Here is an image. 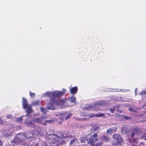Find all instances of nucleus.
<instances>
[{
    "mask_svg": "<svg viewBox=\"0 0 146 146\" xmlns=\"http://www.w3.org/2000/svg\"><path fill=\"white\" fill-rule=\"evenodd\" d=\"M65 91H56L53 92H47L44 94V96L52 97L50 99V103L47 104V107L48 109L54 110L56 108V106H60L62 108H64L65 107L64 104L66 102L65 99L59 100H57L55 97L60 98L65 93Z\"/></svg>",
    "mask_w": 146,
    "mask_h": 146,
    "instance_id": "1",
    "label": "nucleus"
},
{
    "mask_svg": "<svg viewBox=\"0 0 146 146\" xmlns=\"http://www.w3.org/2000/svg\"><path fill=\"white\" fill-rule=\"evenodd\" d=\"M60 136H58L54 134H49L47 136L48 138L52 141L50 142L49 145H46L45 143L42 144V146H59V144L61 143V138L64 137V135L60 133Z\"/></svg>",
    "mask_w": 146,
    "mask_h": 146,
    "instance_id": "2",
    "label": "nucleus"
},
{
    "mask_svg": "<svg viewBox=\"0 0 146 146\" xmlns=\"http://www.w3.org/2000/svg\"><path fill=\"white\" fill-rule=\"evenodd\" d=\"M23 100L22 104L23 108L26 110V112L28 113L25 116H28L29 115V113L33 112V110L31 109V106L28 104L27 100L24 98H23ZM25 116L23 115L21 117L16 118L14 119V120L16 122L20 123L22 121L23 117Z\"/></svg>",
    "mask_w": 146,
    "mask_h": 146,
    "instance_id": "3",
    "label": "nucleus"
},
{
    "mask_svg": "<svg viewBox=\"0 0 146 146\" xmlns=\"http://www.w3.org/2000/svg\"><path fill=\"white\" fill-rule=\"evenodd\" d=\"M25 134L21 133L17 134L13 139V142L16 144H22L23 141H25Z\"/></svg>",
    "mask_w": 146,
    "mask_h": 146,
    "instance_id": "4",
    "label": "nucleus"
},
{
    "mask_svg": "<svg viewBox=\"0 0 146 146\" xmlns=\"http://www.w3.org/2000/svg\"><path fill=\"white\" fill-rule=\"evenodd\" d=\"M46 118L47 116L45 115V116H44L43 114L41 117H39L33 118L32 120V121L34 123H36L45 125L46 122H45V119Z\"/></svg>",
    "mask_w": 146,
    "mask_h": 146,
    "instance_id": "5",
    "label": "nucleus"
},
{
    "mask_svg": "<svg viewBox=\"0 0 146 146\" xmlns=\"http://www.w3.org/2000/svg\"><path fill=\"white\" fill-rule=\"evenodd\" d=\"M112 137L116 140L118 145H121L123 143V139L119 135L115 134L112 136Z\"/></svg>",
    "mask_w": 146,
    "mask_h": 146,
    "instance_id": "6",
    "label": "nucleus"
},
{
    "mask_svg": "<svg viewBox=\"0 0 146 146\" xmlns=\"http://www.w3.org/2000/svg\"><path fill=\"white\" fill-rule=\"evenodd\" d=\"M109 103L108 101H106L104 100H102L96 102L95 104H94L95 106L94 108L96 109V110H98L97 108L98 106H107Z\"/></svg>",
    "mask_w": 146,
    "mask_h": 146,
    "instance_id": "7",
    "label": "nucleus"
},
{
    "mask_svg": "<svg viewBox=\"0 0 146 146\" xmlns=\"http://www.w3.org/2000/svg\"><path fill=\"white\" fill-rule=\"evenodd\" d=\"M94 106H95L94 104L91 105L87 104L86 105V106L83 107L82 109L83 110L96 111L97 109L94 108Z\"/></svg>",
    "mask_w": 146,
    "mask_h": 146,
    "instance_id": "8",
    "label": "nucleus"
},
{
    "mask_svg": "<svg viewBox=\"0 0 146 146\" xmlns=\"http://www.w3.org/2000/svg\"><path fill=\"white\" fill-rule=\"evenodd\" d=\"M33 128L35 129L34 134H35V135L40 136V135L41 134V131L42 130V128L36 125H34V127Z\"/></svg>",
    "mask_w": 146,
    "mask_h": 146,
    "instance_id": "9",
    "label": "nucleus"
},
{
    "mask_svg": "<svg viewBox=\"0 0 146 146\" xmlns=\"http://www.w3.org/2000/svg\"><path fill=\"white\" fill-rule=\"evenodd\" d=\"M117 127L116 126L113 127L111 128H109L107 131L106 133L107 134L111 135L113 132H115L116 131Z\"/></svg>",
    "mask_w": 146,
    "mask_h": 146,
    "instance_id": "10",
    "label": "nucleus"
},
{
    "mask_svg": "<svg viewBox=\"0 0 146 146\" xmlns=\"http://www.w3.org/2000/svg\"><path fill=\"white\" fill-rule=\"evenodd\" d=\"M86 116H88L90 117H105V115L102 113H97L96 114H95L94 113H91L90 114H89L88 115H86Z\"/></svg>",
    "mask_w": 146,
    "mask_h": 146,
    "instance_id": "11",
    "label": "nucleus"
},
{
    "mask_svg": "<svg viewBox=\"0 0 146 146\" xmlns=\"http://www.w3.org/2000/svg\"><path fill=\"white\" fill-rule=\"evenodd\" d=\"M87 136H88L87 137H90L88 138L87 140L88 143L91 145L92 146H94V143L95 142L92 137V135L90 134H89Z\"/></svg>",
    "mask_w": 146,
    "mask_h": 146,
    "instance_id": "12",
    "label": "nucleus"
},
{
    "mask_svg": "<svg viewBox=\"0 0 146 146\" xmlns=\"http://www.w3.org/2000/svg\"><path fill=\"white\" fill-rule=\"evenodd\" d=\"M24 123L25 124L28 126L32 127H33L34 125H35L33 123L32 121H28L27 119H26Z\"/></svg>",
    "mask_w": 146,
    "mask_h": 146,
    "instance_id": "13",
    "label": "nucleus"
},
{
    "mask_svg": "<svg viewBox=\"0 0 146 146\" xmlns=\"http://www.w3.org/2000/svg\"><path fill=\"white\" fill-rule=\"evenodd\" d=\"M23 134H25V138L27 139L31 138L33 136V133L31 131H27Z\"/></svg>",
    "mask_w": 146,
    "mask_h": 146,
    "instance_id": "14",
    "label": "nucleus"
},
{
    "mask_svg": "<svg viewBox=\"0 0 146 146\" xmlns=\"http://www.w3.org/2000/svg\"><path fill=\"white\" fill-rule=\"evenodd\" d=\"M78 88L77 87H74L71 88L70 89V92L72 94H76L78 91Z\"/></svg>",
    "mask_w": 146,
    "mask_h": 146,
    "instance_id": "15",
    "label": "nucleus"
},
{
    "mask_svg": "<svg viewBox=\"0 0 146 146\" xmlns=\"http://www.w3.org/2000/svg\"><path fill=\"white\" fill-rule=\"evenodd\" d=\"M129 131V129L128 128L127 126H123L122 128L121 132L123 134H125L127 132Z\"/></svg>",
    "mask_w": 146,
    "mask_h": 146,
    "instance_id": "16",
    "label": "nucleus"
},
{
    "mask_svg": "<svg viewBox=\"0 0 146 146\" xmlns=\"http://www.w3.org/2000/svg\"><path fill=\"white\" fill-rule=\"evenodd\" d=\"M98 134L97 133H94L92 135V137L94 141V142L98 141V139L97 137Z\"/></svg>",
    "mask_w": 146,
    "mask_h": 146,
    "instance_id": "17",
    "label": "nucleus"
},
{
    "mask_svg": "<svg viewBox=\"0 0 146 146\" xmlns=\"http://www.w3.org/2000/svg\"><path fill=\"white\" fill-rule=\"evenodd\" d=\"M65 118L66 120L69 118L72 115V114L71 113H68L67 112H64Z\"/></svg>",
    "mask_w": 146,
    "mask_h": 146,
    "instance_id": "18",
    "label": "nucleus"
},
{
    "mask_svg": "<svg viewBox=\"0 0 146 146\" xmlns=\"http://www.w3.org/2000/svg\"><path fill=\"white\" fill-rule=\"evenodd\" d=\"M65 117V113L64 112L63 113L60 114L59 115V119L61 120V121H59L58 122L60 123H61L62 122V119Z\"/></svg>",
    "mask_w": 146,
    "mask_h": 146,
    "instance_id": "19",
    "label": "nucleus"
},
{
    "mask_svg": "<svg viewBox=\"0 0 146 146\" xmlns=\"http://www.w3.org/2000/svg\"><path fill=\"white\" fill-rule=\"evenodd\" d=\"M102 139L106 142H108L110 141V139L108 136L103 135L102 137Z\"/></svg>",
    "mask_w": 146,
    "mask_h": 146,
    "instance_id": "20",
    "label": "nucleus"
},
{
    "mask_svg": "<svg viewBox=\"0 0 146 146\" xmlns=\"http://www.w3.org/2000/svg\"><path fill=\"white\" fill-rule=\"evenodd\" d=\"M135 134V133L133 131H129V134H127V135L128 137L131 136V137H133Z\"/></svg>",
    "mask_w": 146,
    "mask_h": 146,
    "instance_id": "21",
    "label": "nucleus"
},
{
    "mask_svg": "<svg viewBox=\"0 0 146 146\" xmlns=\"http://www.w3.org/2000/svg\"><path fill=\"white\" fill-rule=\"evenodd\" d=\"M68 99L69 101L72 102H76V98L73 96L69 97L68 98Z\"/></svg>",
    "mask_w": 146,
    "mask_h": 146,
    "instance_id": "22",
    "label": "nucleus"
},
{
    "mask_svg": "<svg viewBox=\"0 0 146 146\" xmlns=\"http://www.w3.org/2000/svg\"><path fill=\"white\" fill-rule=\"evenodd\" d=\"M47 132L46 130L42 128V130L41 131V134L40 135V136L45 135L47 134Z\"/></svg>",
    "mask_w": 146,
    "mask_h": 146,
    "instance_id": "23",
    "label": "nucleus"
},
{
    "mask_svg": "<svg viewBox=\"0 0 146 146\" xmlns=\"http://www.w3.org/2000/svg\"><path fill=\"white\" fill-rule=\"evenodd\" d=\"M39 101L38 100H36L32 102L31 105L32 106H36L38 105L39 103Z\"/></svg>",
    "mask_w": 146,
    "mask_h": 146,
    "instance_id": "24",
    "label": "nucleus"
},
{
    "mask_svg": "<svg viewBox=\"0 0 146 146\" xmlns=\"http://www.w3.org/2000/svg\"><path fill=\"white\" fill-rule=\"evenodd\" d=\"M115 115L116 117L119 118L121 120L123 119L124 117V115H120L118 114H116Z\"/></svg>",
    "mask_w": 146,
    "mask_h": 146,
    "instance_id": "25",
    "label": "nucleus"
},
{
    "mask_svg": "<svg viewBox=\"0 0 146 146\" xmlns=\"http://www.w3.org/2000/svg\"><path fill=\"white\" fill-rule=\"evenodd\" d=\"M40 110L44 114V116H45V115L46 116V109L44 108H41Z\"/></svg>",
    "mask_w": 146,
    "mask_h": 146,
    "instance_id": "26",
    "label": "nucleus"
},
{
    "mask_svg": "<svg viewBox=\"0 0 146 146\" xmlns=\"http://www.w3.org/2000/svg\"><path fill=\"white\" fill-rule=\"evenodd\" d=\"M80 142L81 143H83L86 141V137L85 136L81 137L80 139Z\"/></svg>",
    "mask_w": 146,
    "mask_h": 146,
    "instance_id": "27",
    "label": "nucleus"
},
{
    "mask_svg": "<svg viewBox=\"0 0 146 146\" xmlns=\"http://www.w3.org/2000/svg\"><path fill=\"white\" fill-rule=\"evenodd\" d=\"M115 110V108L114 106H112L109 109L110 111L112 113H113Z\"/></svg>",
    "mask_w": 146,
    "mask_h": 146,
    "instance_id": "28",
    "label": "nucleus"
},
{
    "mask_svg": "<svg viewBox=\"0 0 146 146\" xmlns=\"http://www.w3.org/2000/svg\"><path fill=\"white\" fill-rule=\"evenodd\" d=\"M54 120L53 119L45 120V122H46V124L47 123H52L54 122Z\"/></svg>",
    "mask_w": 146,
    "mask_h": 146,
    "instance_id": "29",
    "label": "nucleus"
},
{
    "mask_svg": "<svg viewBox=\"0 0 146 146\" xmlns=\"http://www.w3.org/2000/svg\"><path fill=\"white\" fill-rule=\"evenodd\" d=\"M77 139L76 138H75L74 139H72L71 141H70V144H73V143L77 141Z\"/></svg>",
    "mask_w": 146,
    "mask_h": 146,
    "instance_id": "30",
    "label": "nucleus"
},
{
    "mask_svg": "<svg viewBox=\"0 0 146 146\" xmlns=\"http://www.w3.org/2000/svg\"><path fill=\"white\" fill-rule=\"evenodd\" d=\"M103 144L102 141L96 143L95 146H101Z\"/></svg>",
    "mask_w": 146,
    "mask_h": 146,
    "instance_id": "31",
    "label": "nucleus"
},
{
    "mask_svg": "<svg viewBox=\"0 0 146 146\" xmlns=\"http://www.w3.org/2000/svg\"><path fill=\"white\" fill-rule=\"evenodd\" d=\"M100 129L99 127L98 126H96L94 127V129L96 131H99Z\"/></svg>",
    "mask_w": 146,
    "mask_h": 146,
    "instance_id": "32",
    "label": "nucleus"
},
{
    "mask_svg": "<svg viewBox=\"0 0 146 146\" xmlns=\"http://www.w3.org/2000/svg\"><path fill=\"white\" fill-rule=\"evenodd\" d=\"M30 95L31 97H34L35 96V94L34 93L30 92Z\"/></svg>",
    "mask_w": 146,
    "mask_h": 146,
    "instance_id": "33",
    "label": "nucleus"
},
{
    "mask_svg": "<svg viewBox=\"0 0 146 146\" xmlns=\"http://www.w3.org/2000/svg\"><path fill=\"white\" fill-rule=\"evenodd\" d=\"M140 94L143 96L144 95L146 94V91H141Z\"/></svg>",
    "mask_w": 146,
    "mask_h": 146,
    "instance_id": "34",
    "label": "nucleus"
},
{
    "mask_svg": "<svg viewBox=\"0 0 146 146\" xmlns=\"http://www.w3.org/2000/svg\"><path fill=\"white\" fill-rule=\"evenodd\" d=\"M124 117L123 118V119H129L131 117L127 116H125V115H124Z\"/></svg>",
    "mask_w": 146,
    "mask_h": 146,
    "instance_id": "35",
    "label": "nucleus"
},
{
    "mask_svg": "<svg viewBox=\"0 0 146 146\" xmlns=\"http://www.w3.org/2000/svg\"><path fill=\"white\" fill-rule=\"evenodd\" d=\"M129 110L130 111H134V109L131 107H130L129 108Z\"/></svg>",
    "mask_w": 146,
    "mask_h": 146,
    "instance_id": "36",
    "label": "nucleus"
},
{
    "mask_svg": "<svg viewBox=\"0 0 146 146\" xmlns=\"http://www.w3.org/2000/svg\"><path fill=\"white\" fill-rule=\"evenodd\" d=\"M12 115H8L6 117L7 118H11L12 117Z\"/></svg>",
    "mask_w": 146,
    "mask_h": 146,
    "instance_id": "37",
    "label": "nucleus"
},
{
    "mask_svg": "<svg viewBox=\"0 0 146 146\" xmlns=\"http://www.w3.org/2000/svg\"><path fill=\"white\" fill-rule=\"evenodd\" d=\"M113 90H114L113 91L114 92H116V91L119 92V91H121V90L119 89H113Z\"/></svg>",
    "mask_w": 146,
    "mask_h": 146,
    "instance_id": "38",
    "label": "nucleus"
},
{
    "mask_svg": "<svg viewBox=\"0 0 146 146\" xmlns=\"http://www.w3.org/2000/svg\"><path fill=\"white\" fill-rule=\"evenodd\" d=\"M116 110H117V111L118 112L121 113H122V110H119L118 109H117Z\"/></svg>",
    "mask_w": 146,
    "mask_h": 146,
    "instance_id": "39",
    "label": "nucleus"
},
{
    "mask_svg": "<svg viewBox=\"0 0 146 146\" xmlns=\"http://www.w3.org/2000/svg\"><path fill=\"white\" fill-rule=\"evenodd\" d=\"M39 115V114L38 113H35L34 114V116H37Z\"/></svg>",
    "mask_w": 146,
    "mask_h": 146,
    "instance_id": "40",
    "label": "nucleus"
},
{
    "mask_svg": "<svg viewBox=\"0 0 146 146\" xmlns=\"http://www.w3.org/2000/svg\"><path fill=\"white\" fill-rule=\"evenodd\" d=\"M3 123V121L1 119V117H0V124H2Z\"/></svg>",
    "mask_w": 146,
    "mask_h": 146,
    "instance_id": "41",
    "label": "nucleus"
},
{
    "mask_svg": "<svg viewBox=\"0 0 146 146\" xmlns=\"http://www.w3.org/2000/svg\"><path fill=\"white\" fill-rule=\"evenodd\" d=\"M3 145V142L2 141H0V146L2 145Z\"/></svg>",
    "mask_w": 146,
    "mask_h": 146,
    "instance_id": "42",
    "label": "nucleus"
},
{
    "mask_svg": "<svg viewBox=\"0 0 146 146\" xmlns=\"http://www.w3.org/2000/svg\"><path fill=\"white\" fill-rule=\"evenodd\" d=\"M78 146H88V145H86L82 144L81 145H79Z\"/></svg>",
    "mask_w": 146,
    "mask_h": 146,
    "instance_id": "43",
    "label": "nucleus"
},
{
    "mask_svg": "<svg viewBox=\"0 0 146 146\" xmlns=\"http://www.w3.org/2000/svg\"><path fill=\"white\" fill-rule=\"evenodd\" d=\"M143 137H146V132L143 135Z\"/></svg>",
    "mask_w": 146,
    "mask_h": 146,
    "instance_id": "44",
    "label": "nucleus"
},
{
    "mask_svg": "<svg viewBox=\"0 0 146 146\" xmlns=\"http://www.w3.org/2000/svg\"><path fill=\"white\" fill-rule=\"evenodd\" d=\"M137 91V88H136L135 90V94H136V95L137 94H136V92Z\"/></svg>",
    "mask_w": 146,
    "mask_h": 146,
    "instance_id": "45",
    "label": "nucleus"
},
{
    "mask_svg": "<svg viewBox=\"0 0 146 146\" xmlns=\"http://www.w3.org/2000/svg\"><path fill=\"white\" fill-rule=\"evenodd\" d=\"M86 119V118H84V119H83V120H85Z\"/></svg>",
    "mask_w": 146,
    "mask_h": 146,
    "instance_id": "46",
    "label": "nucleus"
},
{
    "mask_svg": "<svg viewBox=\"0 0 146 146\" xmlns=\"http://www.w3.org/2000/svg\"><path fill=\"white\" fill-rule=\"evenodd\" d=\"M132 146H137V145H133Z\"/></svg>",
    "mask_w": 146,
    "mask_h": 146,
    "instance_id": "47",
    "label": "nucleus"
},
{
    "mask_svg": "<svg viewBox=\"0 0 146 146\" xmlns=\"http://www.w3.org/2000/svg\"><path fill=\"white\" fill-rule=\"evenodd\" d=\"M107 114L109 115H110V114L109 113H107Z\"/></svg>",
    "mask_w": 146,
    "mask_h": 146,
    "instance_id": "48",
    "label": "nucleus"
},
{
    "mask_svg": "<svg viewBox=\"0 0 146 146\" xmlns=\"http://www.w3.org/2000/svg\"><path fill=\"white\" fill-rule=\"evenodd\" d=\"M63 90H65V91H66V90L65 89H63Z\"/></svg>",
    "mask_w": 146,
    "mask_h": 146,
    "instance_id": "49",
    "label": "nucleus"
},
{
    "mask_svg": "<svg viewBox=\"0 0 146 146\" xmlns=\"http://www.w3.org/2000/svg\"><path fill=\"white\" fill-rule=\"evenodd\" d=\"M145 106V105H144V107Z\"/></svg>",
    "mask_w": 146,
    "mask_h": 146,
    "instance_id": "50",
    "label": "nucleus"
}]
</instances>
